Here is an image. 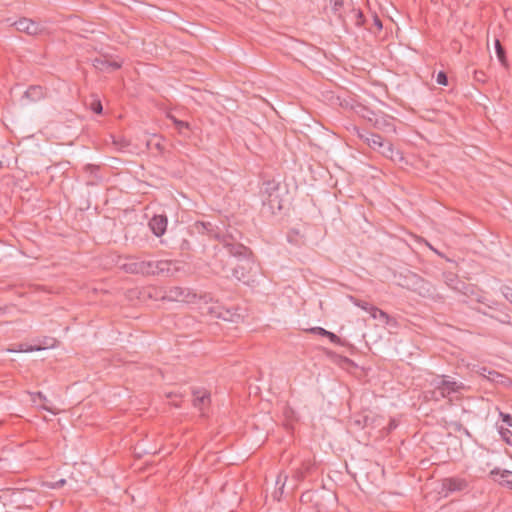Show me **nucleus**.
I'll return each instance as SVG.
<instances>
[{"label":"nucleus","mask_w":512,"mask_h":512,"mask_svg":"<svg viewBox=\"0 0 512 512\" xmlns=\"http://www.w3.org/2000/svg\"><path fill=\"white\" fill-rule=\"evenodd\" d=\"M222 242L228 253L240 262L232 270L233 277L239 281L243 280L253 266L251 251L243 244L229 241L226 237H223Z\"/></svg>","instance_id":"f257e3e1"},{"label":"nucleus","mask_w":512,"mask_h":512,"mask_svg":"<svg viewBox=\"0 0 512 512\" xmlns=\"http://www.w3.org/2000/svg\"><path fill=\"white\" fill-rule=\"evenodd\" d=\"M432 385L434 387L433 397L436 400L449 397L451 394L458 393L466 388L464 383L446 375L437 377L433 380Z\"/></svg>","instance_id":"f03ea898"},{"label":"nucleus","mask_w":512,"mask_h":512,"mask_svg":"<svg viewBox=\"0 0 512 512\" xmlns=\"http://www.w3.org/2000/svg\"><path fill=\"white\" fill-rule=\"evenodd\" d=\"M279 183L275 180H267L264 181L261 188L260 194L262 197L263 203L269 204V206L274 209H281V200L279 195Z\"/></svg>","instance_id":"7ed1b4c3"},{"label":"nucleus","mask_w":512,"mask_h":512,"mask_svg":"<svg viewBox=\"0 0 512 512\" xmlns=\"http://www.w3.org/2000/svg\"><path fill=\"white\" fill-rule=\"evenodd\" d=\"M469 483L465 478L462 477H447L441 480L440 494L444 497H448L454 493H460L468 490Z\"/></svg>","instance_id":"20e7f679"},{"label":"nucleus","mask_w":512,"mask_h":512,"mask_svg":"<svg viewBox=\"0 0 512 512\" xmlns=\"http://www.w3.org/2000/svg\"><path fill=\"white\" fill-rule=\"evenodd\" d=\"M163 300L190 303L196 298V294L188 288L179 286L167 287L161 296Z\"/></svg>","instance_id":"39448f33"},{"label":"nucleus","mask_w":512,"mask_h":512,"mask_svg":"<svg viewBox=\"0 0 512 512\" xmlns=\"http://www.w3.org/2000/svg\"><path fill=\"white\" fill-rule=\"evenodd\" d=\"M406 288L418 293L420 296L426 297L431 294V285L417 274L410 273L406 276Z\"/></svg>","instance_id":"423d86ee"},{"label":"nucleus","mask_w":512,"mask_h":512,"mask_svg":"<svg viewBox=\"0 0 512 512\" xmlns=\"http://www.w3.org/2000/svg\"><path fill=\"white\" fill-rule=\"evenodd\" d=\"M14 25L16 26L17 30L25 32L29 35L40 34L43 30L39 23H36L27 18L20 19L19 21L15 22Z\"/></svg>","instance_id":"0eeeda50"},{"label":"nucleus","mask_w":512,"mask_h":512,"mask_svg":"<svg viewBox=\"0 0 512 512\" xmlns=\"http://www.w3.org/2000/svg\"><path fill=\"white\" fill-rule=\"evenodd\" d=\"M490 475L493 476V479L495 481H497L500 485L505 486L509 489H512V472L511 471L495 468L490 472Z\"/></svg>","instance_id":"6e6552de"},{"label":"nucleus","mask_w":512,"mask_h":512,"mask_svg":"<svg viewBox=\"0 0 512 512\" xmlns=\"http://www.w3.org/2000/svg\"><path fill=\"white\" fill-rule=\"evenodd\" d=\"M149 227L152 230V232L157 236H161L165 233L167 228V218L163 215H155L150 221H149Z\"/></svg>","instance_id":"1a4fd4ad"},{"label":"nucleus","mask_w":512,"mask_h":512,"mask_svg":"<svg viewBox=\"0 0 512 512\" xmlns=\"http://www.w3.org/2000/svg\"><path fill=\"white\" fill-rule=\"evenodd\" d=\"M93 66L99 71H114L121 67V64L117 61H111L107 58H95L93 60Z\"/></svg>","instance_id":"9d476101"},{"label":"nucleus","mask_w":512,"mask_h":512,"mask_svg":"<svg viewBox=\"0 0 512 512\" xmlns=\"http://www.w3.org/2000/svg\"><path fill=\"white\" fill-rule=\"evenodd\" d=\"M44 97V90L41 86H30L24 93L22 100L25 102H36Z\"/></svg>","instance_id":"9b49d317"},{"label":"nucleus","mask_w":512,"mask_h":512,"mask_svg":"<svg viewBox=\"0 0 512 512\" xmlns=\"http://www.w3.org/2000/svg\"><path fill=\"white\" fill-rule=\"evenodd\" d=\"M359 137L364 140L372 149L380 150L383 140L380 135L365 131L363 133H359Z\"/></svg>","instance_id":"f8f14e48"},{"label":"nucleus","mask_w":512,"mask_h":512,"mask_svg":"<svg viewBox=\"0 0 512 512\" xmlns=\"http://www.w3.org/2000/svg\"><path fill=\"white\" fill-rule=\"evenodd\" d=\"M156 275H164V276H172L174 275L177 268L174 263L169 260H160L157 261L156 265Z\"/></svg>","instance_id":"ddd939ff"},{"label":"nucleus","mask_w":512,"mask_h":512,"mask_svg":"<svg viewBox=\"0 0 512 512\" xmlns=\"http://www.w3.org/2000/svg\"><path fill=\"white\" fill-rule=\"evenodd\" d=\"M443 278L445 284L455 291H462L465 288V283L459 280L458 276L454 273H444Z\"/></svg>","instance_id":"4468645a"},{"label":"nucleus","mask_w":512,"mask_h":512,"mask_svg":"<svg viewBox=\"0 0 512 512\" xmlns=\"http://www.w3.org/2000/svg\"><path fill=\"white\" fill-rule=\"evenodd\" d=\"M377 151L380 152L383 156H385L393 161H395L396 158L401 159L400 153L398 151H395L393 148V145L388 141H384V139L382 140V145L380 147V150H377Z\"/></svg>","instance_id":"2eb2a0df"},{"label":"nucleus","mask_w":512,"mask_h":512,"mask_svg":"<svg viewBox=\"0 0 512 512\" xmlns=\"http://www.w3.org/2000/svg\"><path fill=\"white\" fill-rule=\"evenodd\" d=\"M217 316L225 321L230 322H238L242 317L241 314L237 313V311H233L231 309H222L219 311Z\"/></svg>","instance_id":"dca6fc26"},{"label":"nucleus","mask_w":512,"mask_h":512,"mask_svg":"<svg viewBox=\"0 0 512 512\" xmlns=\"http://www.w3.org/2000/svg\"><path fill=\"white\" fill-rule=\"evenodd\" d=\"M194 405L199 409H203V407L209 402L210 395L206 391H197L194 392Z\"/></svg>","instance_id":"f3484780"},{"label":"nucleus","mask_w":512,"mask_h":512,"mask_svg":"<svg viewBox=\"0 0 512 512\" xmlns=\"http://www.w3.org/2000/svg\"><path fill=\"white\" fill-rule=\"evenodd\" d=\"M142 265H143V261L131 262L126 265V270L130 273L144 275L145 272H147V270H144Z\"/></svg>","instance_id":"a211bd4d"},{"label":"nucleus","mask_w":512,"mask_h":512,"mask_svg":"<svg viewBox=\"0 0 512 512\" xmlns=\"http://www.w3.org/2000/svg\"><path fill=\"white\" fill-rule=\"evenodd\" d=\"M370 315L372 318L379 320L384 324H388L390 321L389 315L377 307H374V309H372V313H370Z\"/></svg>","instance_id":"6ab92c4d"},{"label":"nucleus","mask_w":512,"mask_h":512,"mask_svg":"<svg viewBox=\"0 0 512 512\" xmlns=\"http://www.w3.org/2000/svg\"><path fill=\"white\" fill-rule=\"evenodd\" d=\"M194 228L201 234H211L213 232V225L210 222H196Z\"/></svg>","instance_id":"aec40b11"},{"label":"nucleus","mask_w":512,"mask_h":512,"mask_svg":"<svg viewBox=\"0 0 512 512\" xmlns=\"http://www.w3.org/2000/svg\"><path fill=\"white\" fill-rule=\"evenodd\" d=\"M495 50H496L497 57H498L499 61L501 62V64L503 66H507L505 49L503 48V46L501 45V43L498 39L495 40Z\"/></svg>","instance_id":"412c9836"},{"label":"nucleus","mask_w":512,"mask_h":512,"mask_svg":"<svg viewBox=\"0 0 512 512\" xmlns=\"http://www.w3.org/2000/svg\"><path fill=\"white\" fill-rule=\"evenodd\" d=\"M41 346L18 344L16 348L8 349L9 352H33L40 351Z\"/></svg>","instance_id":"4be33fe9"},{"label":"nucleus","mask_w":512,"mask_h":512,"mask_svg":"<svg viewBox=\"0 0 512 512\" xmlns=\"http://www.w3.org/2000/svg\"><path fill=\"white\" fill-rule=\"evenodd\" d=\"M57 340L53 337H45L39 344L35 346H41V350L49 349L56 346Z\"/></svg>","instance_id":"5701e85b"},{"label":"nucleus","mask_w":512,"mask_h":512,"mask_svg":"<svg viewBox=\"0 0 512 512\" xmlns=\"http://www.w3.org/2000/svg\"><path fill=\"white\" fill-rule=\"evenodd\" d=\"M157 261H143V268L147 270L144 275H156Z\"/></svg>","instance_id":"b1692460"},{"label":"nucleus","mask_w":512,"mask_h":512,"mask_svg":"<svg viewBox=\"0 0 512 512\" xmlns=\"http://www.w3.org/2000/svg\"><path fill=\"white\" fill-rule=\"evenodd\" d=\"M351 300L353 301V303L360 307L361 309L365 310L366 312H368L369 314L372 313V309H374L375 306L371 305L370 303L366 302V301H362V300H357L355 299L354 297H351Z\"/></svg>","instance_id":"393cba45"},{"label":"nucleus","mask_w":512,"mask_h":512,"mask_svg":"<svg viewBox=\"0 0 512 512\" xmlns=\"http://www.w3.org/2000/svg\"><path fill=\"white\" fill-rule=\"evenodd\" d=\"M343 4L344 0H330L332 12L339 17L341 16L340 11L343 7Z\"/></svg>","instance_id":"a878e982"},{"label":"nucleus","mask_w":512,"mask_h":512,"mask_svg":"<svg viewBox=\"0 0 512 512\" xmlns=\"http://www.w3.org/2000/svg\"><path fill=\"white\" fill-rule=\"evenodd\" d=\"M171 119L173 120L176 128L178 129V131L180 133H183L184 129H189V124L187 122H184V121H181V120H177L174 117H171Z\"/></svg>","instance_id":"bb28decb"},{"label":"nucleus","mask_w":512,"mask_h":512,"mask_svg":"<svg viewBox=\"0 0 512 512\" xmlns=\"http://www.w3.org/2000/svg\"><path fill=\"white\" fill-rule=\"evenodd\" d=\"M499 433L501 434L505 442L511 444L512 432L509 429H504L503 427H500Z\"/></svg>","instance_id":"cd10ccee"},{"label":"nucleus","mask_w":512,"mask_h":512,"mask_svg":"<svg viewBox=\"0 0 512 512\" xmlns=\"http://www.w3.org/2000/svg\"><path fill=\"white\" fill-rule=\"evenodd\" d=\"M113 142L120 149H124V148L128 147L129 144H130V142L126 138H124V137H119L117 139H114Z\"/></svg>","instance_id":"c85d7f7f"},{"label":"nucleus","mask_w":512,"mask_h":512,"mask_svg":"<svg viewBox=\"0 0 512 512\" xmlns=\"http://www.w3.org/2000/svg\"><path fill=\"white\" fill-rule=\"evenodd\" d=\"M436 82L439 84V85H447L448 83V78H447V75L440 71L438 74H437V77H436Z\"/></svg>","instance_id":"c756f323"},{"label":"nucleus","mask_w":512,"mask_h":512,"mask_svg":"<svg viewBox=\"0 0 512 512\" xmlns=\"http://www.w3.org/2000/svg\"><path fill=\"white\" fill-rule=\"evenodd\" d=\"M503 296L512 304V288L504 286L501 288Z\"/></svg>","instance_id":"7c9ffc66"},{"label":"nucleus","mask_w":512,"mask_h":512,"mask_svg":"<svg viewBox=\"0 0 512 512\" xmlns=\"http://www.w3.org/2000/svg\"><path fill=\"white\" fill-rule=\"evenodd\" d=\"M30 396H31V401L33 403H36L37 399H40V400H43V401L46 400V396L43 395L41 392L30 393Z\"/></svg>","instance_id":"2f4dec72"},{"label":"nucleus","mask_w":512,"mask_h":512,"mask_svg":"<svg viewBox=\"0 0 512 512\" xmlns=\"http://www.w3.org/2000/svg\"><path fill=\"white\" fill-rule=\"evenodd\" d=\"M502 421L509 427H512V416L506 413H500Z\"/></svg>","instance_id":"473e14b6"},{"label":"nucleus","mask_w":512,"mask_h":512,"mask_svg":"<svg viewBox=\"0 0 512 512\" xmlns=\"http://www.w3.org/2000/svg\"><path fill=\"white\" fill-rule=\"evenodd\" d=\"M66 483V480L65 479H60L54 483H51V484H47V486L49 488H52V489H58V488H61L62 486H64Z\"/></svg>","instance_id":"72a5a7b5"},{"label":"nucleus","mask_w":512,"mask_h":512,"mask_svg":"<svg viewBox=\"0 0 512 512\" xmlns=\"http://www.w3.org/2000/svg\"><path fill=\"white\" fill-rule=\"evenodd\" d=\"M312 333H315V334H318V335H321V336H327L328 335V332L326 329L322 328V327H314L310 330Z\"/></svg>","instance_id":"f704fd0d"},{"label":"nucleus","mask_w":512,"mask_h":512,"mask_svg":"<svg viewBox=\"0 0 512 512\" xmlns=\"http://www.w3.org/2000/svg\"><path fill=\"white\" fill-rule=\"evenodd\" d=\"M326 337H328L330 341L334 344H338L340 342V338L330 331L328 332V335Z\"/></svg>","instance_id":"c9c22d12"},{"label":"nucleus","mask_w":512,"mask_h":512,"mask_svg":"<svg viewBox=\"0 0 512 512\" xmlns=\"http://www.w3.org/2000/svg\"><path fill=\"white\" fill-rule=\"evenodd\" d=\"M92 109L95 113H101L102 112V104L100 101L94 102L92 104Z\"/></svg>","instance_id":"e433bc0d"},{"label":"nucleus","mask_w":512,"mask_h":512,"mask_svg":"<svg viewBox=\"0 0 512 512\" xmlns=\"http://www.w3.org/2000/svg\"><path fill=\"white\" fill-rule=\"evenodd\" d=\"M383 126H387V127H391V124L389 122H387L385 119H382L381 121L380 120H376L375 122V126L377 128H381Z\"/></svg>","instance_id":"4c0bfd02"},{"label":"nucleus","mask_w":512,"mask_h":512,"mask_svg":"<svg viewBox=\"0 0 512 512\" xmlns=\"http://www.w3.org/2000/svg\"><path fill=\"white\" fill-rule=\"evenodd\" d=\"M356 15H357V24L361 25L363 23L364 15L360 10H358L356 12Z\"/></svg>","instance_id":"58836bf2"},{"label":"nucleus","mask_w":512,"mask_h":512,"mask_svg":"<svg viewBox=\"0 0 512 512\" xmlns=\"http://www.w3.org/2000/svg\"><path fill=\"white\" fill-rule=\"evenodd\" d=\"M482 371H483V372H482L481 374H482L483 376L488 377V378L490 379V376H486V375L484 374V372H486V371H487V369H486V368H482ZM488 373H489V375H498L496 372H492V371H488Z\"/></svg>","instance_id":"ea45409f"},{"label":"nucleus","mask_w":512,"mask_h":512,"mask_svg":"<svg viewBox=\"0 0 512 512\" xmlns=\"http://www.w3.org/2000/svg\"><path fill=\"white\" fill-rule=\"evenodd\" d=\"M375 25L380 29L382 28L381 20L377 17L375 18Z\"/></svg>","instance_id":"a19ab883"},{"label":"nucleus","mask_w":512,"mask_h":512,"mask_svg":"<svg viewBox=\"0 0 512 512\" xmlns=\"http://www.w3.org/2000/svg\"><path fill=\"white\" fill-rule=\"evenodd\" d=\"M396 427V424L394 423V421H392L389 425V428L390 429H394Z\"/></svg>","instance_id":"79ce46f5"},{"label":"nucleus","mask_w":512,"mask_h":512,"mask_svg":"<svg viewBox=\"0 0 512 512\" xmlns=\"http://www.w3.org/2000/svg\"><path fill=\"white\" fill-rule=\"evenodd\" d=\"M501 322H502V323H506V324H509V323H510V321H509L508 319H503Z\"/></svg>","instance_id":"37998d69"},{"label":"nucleus","mask_w":512,"mask_h":512,"mask_svg":"<svg viewBox=\"0 0 512 512\" xmlns=\"http://www.w3.org/2000/svg\"><path fill=\"white\" fill-rule=\"evenodd\" d=\"M156 147H157L158 150H162V147H161L160 143H157Z\"/></svg>","instance_id":"c03bdc74"},{"label":"nucleus","mask_w":512,"mask_h":512,"mask_svg":"<svg viewBox=\"0 0 512 512\" xmlns=\"http://www.w3.org/2000/svg\"><path fill=\"white\" fill-rule=\"evenodd\" d=\"M3 312H4V308L0 307V313H3Z\"/></svg>","instance_id":"a18cd8bd"},{"label":"nucleus","mask_w":512,"mask_h":512,"mask_svg":"<svg viewBox=\"0 0 512 512\" xmlns=\"http://www.w3.org/2000/svg\"><path fill=\"white\" fill-rule=\"evenodd\" d=\"M42 408H43L44 410H49V408H47L46 406H42Z\"/></svg>","instance_id":"49530a36"},{"label":"nucleus","mask_w":512,"mask_h":512,"mask_svg":"<svg viewBox=\"0 0 512 512\" xmlns=\"http://www.w3.org/2000/svg\"><path fill=\"white\" fill-rule=\"evenodd\" d=\"M2 167V162L0 161V168Z\"/></svg>","instance_id":"de8ad7c7"}]
</instances>
